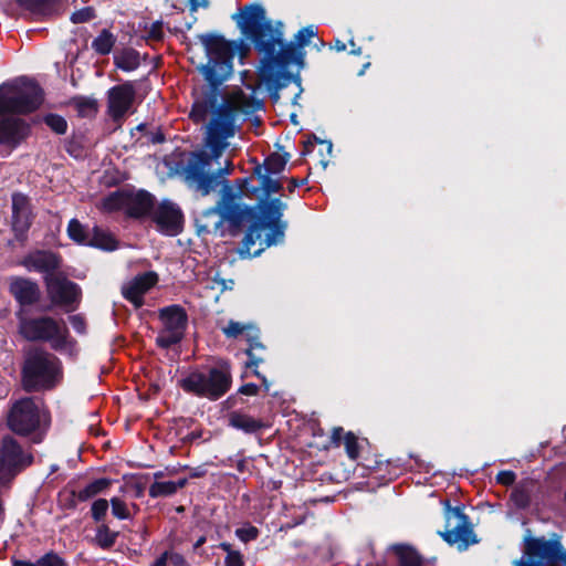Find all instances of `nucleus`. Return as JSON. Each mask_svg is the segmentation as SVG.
Masks as SVG:
<instances>
[{
	"label": "nucleus",
	"mask_w": 566,
	"mask_h": 566,
	"mask_svg": "<svg viewBox=\"0 0 566 566\" xmlns=\"http://www.w3.org/2000/svg\"><path fill=\"white\" fill-rule=\"evenodd\" d=\"M19 333L30 342H48L57 352L71 349L74 342L62 319L51 316L28 317L18 313Z\"/></svg>",
	"instance_id": "obj_4"
},
{
	"label": "nucleus",
	"mask_w": 566,
	"mask_h": 566,
	"mask_svg": "<svg viewBox=\"0 0 566 566\" xmlns=\"http://www.w3.org/2000/svg\"><path fill=\"white\" fill-rule=\"evenodd\" d=\"M49 298L54 305L64 307L67 312L74 311L82 296L80 286L61 276H45Z\"/></svg>",
	"instance_id": "obj_13"
},
{
	"label": "nucleus",
	"mask_w": 566,
	"mask_h": 566,
	"mask_svg": "<svg viewBox=\"0 0 566 566\" xmlns=\"http://www.w3.org/2000/svg\"><path fill=\"white\" fill-rule=\"evenodd\" d=\"M67 234L73 241L88 245L91 231H87L77 219H72L69 222Z\"/></svg>",
	"instance_id": "obj_36"
},
{
	"label": "nucleus",
	"mask_w": 566,
	"mask_h": 566,
	"mask_svg": "<svg viewBox=\"0 0 566 566\" xmlns=\"http://www.w3.org/2000/svg\"><path fill=\"white\" fill-rule=\"evenodd\" d=\"M154 142H163V137L161 136L157 137V138L154 139Z\"/></svg>",
	"instance_id": "obj_58"
},
{
	"label": "nucleus",
	"mask_w": 566,
	"mask_h": 566,
	"mask_svg": "<svg viewBox=\"0 0 566 566\" xmlns=\"http://www.w3.org/2000/svg\"><path fill=\"white\" fill-rule=\"evenodd\" d=\"M123 296L132 302L136 308L142 306V274H137L122 289Z\"/></svg>",
	"instance_id": "obj_29"
},
{
	"label": "nucleus",
	"mask_w": 566,
	"mask_h": 566,
	"mask_svg": "<svg viewBox=\"0 0 566 566\" xmlns=\"http://www.w3.org/2000/svg\"><path fill=\"white\" fill-rule=\"evenodd\" d=\"M70 324L72 328L78 334H85L86 332V322L84 317L80 314L72 315L69 317Z\"/></svg>",
	"instance_id": "obj_49"
},
{
	"label": "nucleus",
	"mask_w": 566,
	"mask_h": 566,
	"mask_svg": "<svg viewBox=\"0 0 566 566\" xmlns=\"http://www.w3.org/2000/svg\"><path fill=\"white\" fill-rule=\"evenodd\" d=\"M260 209L264 219L271 221L272 223H276L280 220L283 210L285 209V205L280 199H274L263 202L260 206Z\"/></svg>",
	"instance_id": "obj_32"
},
{
	"label": "nucleus",
	"mask_w": 566,
	"mask_h": 566,
	"mask_svg": "<svg viewBox=\"0 0 566 566\" xmlns=\"http://www.w3.org/2000/svg\"><path fill=\"white\" fill-rule=\"evenodd\" d=\"M205 378L207 379L206 384L214 388L213 394L208 395L209 399L220 398L229 390L231 385L230 368L227 364L211 368L208 373H205Z\"/></svg>",
	"instance_id": "obj_22"
},
{
	"label": "nucleus",
	"mask_w": 566,
	"mask_h": 566,
	"mask_svg": "<svg viewBox=\"0 0 566 566\" xmlns=\"http://www.w3.org/2000/svg\"><path fill=\"white\" fill-rule=\"evenodd\" d=\"M44 123L56 134H64L67 129L66 120L56 114H49L44 117Z\"/></svg>",
	"instance_id": "obj_42"
},
{
	"label": "nucleus",
	"mask_w": 566,
	"mask_h": 566,
	"mask_svg": "<svg viewBox=\"0 0 566 566\" xmlns=\"http://www.w3.org/2000/svg\"><path fill=\"white\" fill-rule=\"evenodd\" d=\"M28 17L41 20L59 14L62 11L61 0H15Z\"/></svg>",
	"instance_id": "obj_19"
},
{
	"label": "nucleus",
	"mask_w": 566,
	"mask_h": 566,
	"mask_svg": "<svg viewBox=\"0 0 566 566\" xmlns=\"http://www.w3.org/2000/svg\"><path fill=\"white\" fill-rule=\"evenodd\" d=\"M23 264L29 270L45 273L46 276H52L51 273L57 270L61 265V258L51 251H35L24 259Z\"/></svg>",
	"instance_id": "obj_21"
},
{
	"label": "nucleus",
	"mask_w": 566,
	"mask_h": 566,
	"mask_svg": "<svg viewBox=\"0 0 566 566\" xmlns=\"http://www.w3.org/2000/svg\"><path fill=\"white\" fill-rule=\"evenodd\" d=\"M229 424L248 433L255 432L262 427V422L260 420L238 411L229 415Z\"/></svg>",
	"instance_id": "obj_26"
},
{
	"label": "nucleus",
	"mask_w": 566,
	"mask_h": 566,
	"mask_svg": "<svg viewBox=\"0 0 566 566\" xmlns=\"http://www.w3.org/2000/svg\"><path fill=\"white\" fill-rule=\"evenodd\" d=\"M117 67L124 71H132L139 65V53L132 49H125L115 57Z\"/></svg>",
	"instance_id": "obj_33"
},
{
	"label": "nucleus",
	"mask_w": 566,
	"mask_h": 566,
	"mask_svg": "<svg viewBox=\"0 0 566 566\" xmlns=\"http://www.w3.org/2000/svg\"><path fill=\"white\" fill-rule=\"evenodd\" d=\"M198 38L208 57V62L200 71L210 85L195 91L190 118L195 123H202L211 115V119L206 129L205 149L190 155L184 168V176L190 188L201 196H208L218 187L219 179L232 171L231 161H227V166L217 171H212L211 168L213 161H218L229 147L228 139L235 135L238 116L254 113L261 107V103L252 95L238 90L219 105L217 87L232 73V48L222 36L216 34H201Z\"/></svg>",
	"instance_id": "obj_1"
},
{
	"label": "nucleus",
	"mask_w": 566,
	"mask_h": 566,
	"mask_svg": "<svg viewBox=\"0 0 566 566\" xmlns=\"http://www.w3.org/2000/svg\"><path fill=\"white\" fill-rule=\"evenodd\" d=\"M160 329L156 338L157 345L169 348L180 343L188 327V314L181 305H169L158 311Z\"/></svg>",
	"instance_id": "obj_10"
},
{
	"label": "nucleus",
	"mask_w": 566,
	"mask_h": 566,
	"mask_svg": "<svg viewBox=\"0 0 566 566\" xmlns=\"http://www.w3.org/2000/svg\"><path fill=\"white\" fill-rule=\"evenodd\" d=\"M232 18L243 35L251 40L260 51L273 54L277 48H284L283 24L279 22L276 27L272 25L271 21L266 19L262 6L256 3L244 6Z\"/></svg>",
	"instance_id": "obj_2"
},
{
	"label": "nucleus",
	"mask_w": 566,
	"mask_h": 566,
	"mask_svg": "<svg viewBox=\"0 0 566 566\" xmlns=\"http://www.w3.org/2000/svg\"><path fill=\"white\" fill-rule=\"evenodd\" d=\"M88 245L96 247L107 251H113L117 248V241L108 231L99 227H94L91 230Z\"/></svg>",
	"instance_id": "obj_27"
},
{
	"label": "nucleus",
	"mask_w": 566,
	"mask_h": 566,
	"mask_svg": "<svg viewBox=\"0 0 566 566\" xmlns=\"http://www.w3.org/2000/svg\"><path fill=\"white\" fill-rule=\"evenodd\" d=\"M206 381L205 371L193 370L187 375L180 384L185 391L208 398V395L213 394L214 388L209 387Z\"/></svg>",
	"instance_id": "obj_24"
},
{
	"label": "nucleus",
	"mask_w": 566,
	"mask_h": 566,
	"mask_svg": "<svg viewBox=\"0 0 566 566\" xmlns=\"http://www.w3.org/2000/svg\"><path fill=\"white\" fill-rule=\"evenodd\" d=\"M164 36L163 23L157 21L154 22L147 32V38L153 41H159Z\"/></svg>",
	"instance_id": "obj_50"
},
{
	"label": "nucleus",
	"mask_w": 566,
	"mask_h": 566,
	"mask_svg": "<svg viewBox=\"0 0 566 566\" xmlns=\"http://www.w3.org/2000/svg\"><path fill=\"white\" fill-rule=\"evenodd\" d=\"M13 566H66V563L56 553L50 552L39 558L35 563L14 560Z\"/></svg>",
	"instance_id": "obj_34"
},
{
	"label": "nucleus",
	"mask_w": 566,
	"mask_h": 566,
	"mask_svg": "<svg viewBox=\"0 0 566 566\" xmlns=\"http://www.w3.org/2000/svg\"><path fill=\"white\" fill-rule=\"evenodd\" d=\"M93 18H94L93 10L91 8H84V9L75 11L71 15V21L73 23H84V22L90 21Z\"/></svg>",
	"instance_id": "obj_46"
},
{
	"label": "nucleus",
	"mask_w": 566,
	"mask_h": 566,
	"mask_svg": "<svg viewBox=\"0 0 566 566\" xmlns=\"http://www.w3.org/2000/svg\"><path fill=\"white\" fill-rule=\"evenodd\" d=\"M513 566H566V551L558 541L530 539L523 556Z\"/></svg>",
	"instance_id": "obj_7"
},
{
	"label": "nucleus",
	"mask_w": 566,
	"mask_h": 566,
	"mask_svg": "<svg viewBox=\"0 0 566 566\" xmlns=\"http://www.w3.org/2000/svg\"><path fill=\"white\" fill-rule=\"evenodd\" d=\"M286 163L287 158L284 155L273 153L265 159L264 165L261 167L265 174L279 175L284 170Z\"/></svg>",
	"instance_id": "obj_37"
},
{
	"label": "nucleus",
	"mask_w": 566,
	"mask_h": 566,
	"mask_svg": "<svg viewBox=\"0 0 566 566\" xmlns=\"http://www.w3.org/2000/svg\"><path fill=\"white\" fill-rule=\"evenodd\" d=\"M136 129H137V130H142V124L137 125V126H136Z\"/></svg>",
	"instance_id": "obj_59"
},
{
	"label": "nucleus",
	"mask_w": 566,
	"mask_h": 566,
	"mask_svg": "<svg viewBox=\"0 0 566 566\" xmlns=\"http://www.w3.org/2000/svg\"><path fill=\"white\" fill-rule=\"evenodd\" d=\"M105 212L124 211L133 218L142 217V190L119 189L104 197L97 205Z\"/></svg>",
	"instance_id": "obj_14"
},
{
	"label": "nucleus",
	"mask_w": 566,
	"mask_h": 566,
	"mask_svg": "<svg viewBox=\"0 0 566 566\" xmlns=\"http://www.w3.org/2000/svg\"><path fill=\"white\" fill-rule=\"evenodd\" d=\"M116 532H112L107 525L102 524L97 527L95 543L102 548H109L115 544Z\"/></svg>",
	"instance_id": "obj_39"
},
{
	"label": "nucleus",
	"mask_w": 566,
	"mask_h": 566,
	"mask_svg": "<svg viewBox=\"0 0 566 566\" xmlns=\"http://www.w3.org/2000/svg\"><path fill=\"white\" fill-rule=\"evenodd\" d=\"M516 479V475L512 471H501L496 475V481L502 485H512Z\"/></svg>",
	"instance_id": "obj_51"
},
{
	"label": "nucleus",
	"mask_w": 566,
	"mask_h": 566,
	"mask_svg": "<svg viewBox=\"0 0 566 566\" xmlns=\"http://www.w3.org/2000/svg\"><path fill=\"white\" fill-rule=\"evenodd\" d=\"M332 439L335 443H339L343 437V429L342 428H335L332 433Z\"/></svg>",
	"instance_id": "obj_55"
},
{
	"label": "nucleus",
	"mask_w": 566,
	"mask_h": 566,
	"mask_svg": "<svg viewBox=\"0 0 566 566\" xmlns=\"http://www.w3.org/2000/svg\"><path fill=\"white\" fill-rule=\"evenodd\" d=\"M151 566H166V554L157 558Z\"/></svg>",
	"instance_id": "obj_56"
},
{
	"label": "nucleus",
	"mask_w": 566,
	"mask_h": 566,
	"mask_svg": "<svg viewBox=\"0 0 566 566\" xmlns=\"http://www.w3.org/2000/svg\"><path fill=\"white\" fill-rule=\"evenodd\" d=\"M206 543V537L205 536H201L197 539L196 544H195V548H198L200 547L201 545H203Z\"/></svg>",
	"instance_id": "obj_57"
},
{
	"label": "nucleus",
	"mask_w": 566,
	"mask_h": 566,
	"mask_svg": "<svg viewBox=\"0 0 566 566\" xmlns=\"http://www.w3.org/2000/svg\"><path fill=\"white\" fill-rule=\"evenodd\" d=\"M135 90L130 83L114 86L108 92V114L118 122L133 113Z\"/></svg>",
	"instance_id": "obj_16"
},
{
	"label": "nucleus",
	"mask_w": 566,
	"mask_h": 566,
	"mask_svg": "<svg viewBox=\"0 0 566 566\" xmlns=\"http://www.w3.org/2000/svg\"><path fill=\"white\" fill-rule=\"evenodd\" d=\"M344 446L350 459L355 460L358 458L359 450L357 439L352 432H348L344 436Z\"/></svg>",
	"instance_id": "obj_44"
},
{
	"label": "nucleus",
	"mask_w": 566,
	"mask_h": 566,
	"mask_svg": "<svg viewBox=\"0 0 566 566\" xmlns=\"http://www.w3.org/2000/svg\"><path fill=\"white\" fill-rule=\"evenodd\" d=\"M108 511V502L104 499H98L93 502L91 512L92 516L96 522H99L104 518Z\"/></svg>",
	"instance_id": "obj_43"
},
{
	"label": "nucleus",
	"mask_w": 566,
	"mask_h": 566,
	"mask_svg": "<svg viewBox=\"0 0 566 566\" xmlns=\"http://www.w3.org/2000/svg\"><path fill=\"white\" fill-rule=\"evenodd\" d=\"M112 513L118 518H126L128 516V510L126 504L117 497L112 499Z\"/></svg>",
	"instance_id": "obj_47"
},
{
	"label": "nucleus",
	"mask_w": 566,
	"mask_h": 566,
	"mask_svg": "<svg viewBox=\"0 0 566 566\" xmlns=\"http://www.w3.org/2000/svg\"><path fill=\"white\" fill-rule=\"evenodd\" d=\"M240 193L228 184L221 189V199L217 206L209 209L205 214H218L220 220L214 223L213 231L217 232L223 222H228L234 230L239 229L244 222L250 221L254 217V210L237 202Z\"/></svg>",
	"instance_id": "obj_9"
},
{
	"label": "nucleus",
	"mask_w": 566,
	"mask_h": 566,
	"mask_svg": "<svg viewBox=\"0 0 566 566\" xmlns=\"http://www.w3.org/2000/svg\"><path fill=\"white\" fill-rule=\"evenodd\" d=\"M111 484V481L107 479H98L87 484L84 489L80 490L77 493H73L74 496L77 497L78 501L85 502L96 494L103 492Z\"/></svg>",
	"instance_id": "obj_31"
},
{
	"label": "nucleus",
	"mask_w": 566,
	"mask_h": 566,
	"mask_svg": "<svg viewBox=\"0 0 566 566\" xmlns=\"http://www.w3.org/2000/svg\"><path fill=\"white\" fill-rule=\"evenodd\" d=\"M30 130L24 119L7 113L0 114V145L13 149L28 138Z\"/></svg>",
	"instance_id": "obj_15"
},
{
	"label": "nucleus",
	"mask_w": 566,
	"mask_h": 566,
	"mask_svg": "<svg viewBox=\"0 0 566 566\" xmlns=\"http://www.w3.org/2000/svg\"><path fill=\"white\" fill-rule=\"evenodd\" d=\"M73 103L82 117H91L97 112V102L94 98L75 97Z\"/></svg>",
	"instance_id": "obj_40"
},
{
	"label": "nucleus",
	"mask_w": 566,
	"mask_h": 566,
	"mask_svg": "<svg viewBox=\"0 0 566 566\" xmlns=\"http://www.w3.org/2000/svg\"><path fill=\"white\" fill-rule=\"evenodd\" d=\"M399 566H434L433 562L423 559L417 551L410 546L398 545L395 547Z\"/></svg>",
	"instance_id": "obj_25"
},
{
	"label": "nucleus",
	"mask_w": 566,
	"mask_h": 566,
	"mask_svg": "<svg viewBox=\"0 0 566 566\" xmlns=\"http://www.w3.org/2000/svg\"><path fill=\"white\" fill-rule=\"evenodd\" d=\"M9 291L21 305H33L41 297L39 285L25 277H13L10 282Z\"/></svg>",
	"instance_id": "obj_20"
},
{
	"label": "nucleus",
	"mask_w": 566,
	"mask_h": 566,
	"mask_svg": "<svg viewBox=\"0 0 566 566\" xmlns=\"http://www.w3.org/2000/svg\"><path fill=\"white\" fill-rule=\"evenodd\" d=\"M532 485L528 483L517 485L511 493L510 502L518 510L530 506L532 501Z\"/></svg>",
	"instance_id": "obj_28"
},
{
	"label": "nucleus",
	"mask_w": 566,
	"mask_h": 566,
	"mask_svg": "<svg viewBox=\"0 0 566 566\" xmlns=\"http://www.w3.org/2000/svg\"><path fill=\"white\" fill-rule=\"evenodd\" d=\"M446 531L440 533L446 542L458 545L460 549H465L475 543L467 516L459 509H452L449 502H446Z\"/></svg>",
	"instance_id": "obj_12"
},
{
	"label": "nucleus",
	"mask_w": 566,
	"mask_h": 566,
	"mask_svg": "<svg viewBox=\"0 0 566 566\" xmlns=\"http://www.w3.org/2000/svg\"><path fill=\"white\" fill-rule=\"evenodd\" d=\"M222 332L228 337H238L245 336L248 343L250 344L249 349H247V355L249 356V361H247V368H256L258 365L263 360L262 357H259L254 354L256 348L263 349L262 344L259 342V329L251 324H242L239 322L230 321L227 326L222 327Z\"/></svg>",
	"instance_id": "obj_17"
},
{
	"label": "nucleus",
	"mask_w": 566,
	"mask_h": 566,
	"mask_svg": "<svg viewBox=\"0 0 566 566\" xmlns=\"http://www.w3.org/2000/svg\"><path fill=\"white\" fill-rule=\"evenodd\" d=\"M253 373L255 376L261 377L260 374L258 373V370H254Z\"/></svg>",
	"instance_id": "obj_60"
},
{
	"label": "nucleus",
	"mask_w": 566,
	"mask_h": 566,
	"mask_svg": "<svg viewBox=\"0 0 566 566\" xmlns=\"http://www.w3.org/2000/svg\"><path fill=\"white\" fill-rule=\"evenodd\" d=\"M263 227L260 224H253L249 228L245 233L242 245L240 249V253L248 256H256L259 255L265 248L272 244V241L269 239H263L262 237Z\"/></svg>",
	"instance_id": "obj_23"
},
{
	"label": "nucleus",
	"mask_w": 566,
	"mask_h": 566,
	"mask_svg": "<svg viewBox=\"0 0 566 566\" xmlns=\"http://www.w3.org/2000/svg\"><path fill=\"white\" fill-rule=\"evenodd\" d=\"M187 480L181 479L178 482L174 481H159L155 482L149 488V494L153 497L161 496V495H171L174 494L178 489H181L186 485Z\"/></svg>",
	"instance_id": "obj_30"
},
{
	"label": "nucleus",
	"mask_w": 566,
	"mask_h": 566,
	"mask_svg": "<svg viewBox=\"0 0 566 566\" xmlns=\"http://www.w3.org/2000/svg\"><path fill=\"white\" fill-rule=\"evenodd\" d=\"M60 360L43 349L31 350L22 367V384L27 391L49 389L55 385Z\"/></svg>",
	"instance_id": "obj_6"
},
{
	"label": "nucleus",
	"mask_w": 566,
	"mask_h": 566,
	"mask_svg": "<svg viewBox=\"0 0 566 566\" xmlns=\"http://www.w3.org/2000/svg\"><path fill=\"white\" fill-rule=\"evenodd\" d=\"M261 378H262L263 384L266 385V378L265 377H261Z\"/></svg>",
	"instance_id": "obj_61"
},
{
	"label": "nucleus",
	"mask_w": 566,
	"mask_h": 566,
	"mask_svg": "<svg viewBox=\"0 0 566 566\" xmlns=\"http://www.w3.org/2000/svg\"><path fill=\"white\" fill-rule=\"evenodd\" d=\"M258 386L254 384H245L240 388V392L247 396H254L258 394Z\"/></svg>",
	"instance_id": "obj_53"
},
{
	"label": "nucleus",
	"mask_w": 566,
	"mask_h": 566,
	"mask_svg": "<svg viewBox=\"0 0 566 566\" xmlns=\"http://www.w3.org/2000/svg\"><path fill=\"white\" fill-rule=\"evenodd\" d=\"M115 43L114 35L106 29L102 30L97 38H95L92 42V48L98 54L105 55L108 54Z\"/></svg>",
	"instance_id": "obj_35"
},
{
	"label": "nucleus",
	"mask_w": 566,
	"mask_h": 566,
	"mask_svg": "<svg viewBox=\"0 0 566 566\" xmlns=\"http://www.w3.org/2000/svg\"><path fill=\"white\" fill-rule=\"evenodd\" d=\"M316 34L314 27L310 25L301 29L295 35V41L298 46L308 44L310 40Z\"/></svg>",
	"instance_id": "obj_45"
},
{
	"label": "nucleus",
	"mask_w": 566,
	"mask_h": 566,
	"mask_svg": "<svg viewBox=\"0 0 566 566\" xmlns=\"http://www.w3.org/2000/svg\"><path fill=\"white\" fill-rule=\"evenodd\" d=\"M31 226V209L27 196L12 195V230L18 240H22Z\"/></svg>",
	"instance_id": "obj_18"
},
{
	"label": "nucleus",
	"mask_w": 566,
	"mask_h": 566,
	"mask_svg": "<svg viewBox=\"0 0 566 566\" xmlns=\"http://www.w3.org/2000/svg\"><path fill=\"white\" fill-rule=\"evenodd\" d=\"M235 534L242 542H249L255 539L258 537L259 532L254 526H249L238 528L235 531Z\"/></svg>",
	"instance_id": "obj_48"
},
{
	"label": "nucleus",
	"mask_w": 566,
	"mask_h": 566,
	"mask_svg": "<svg viewBox=\"0 0 566 566\" xmlns=\"http://www.w3.org/2000/svg\"><path fill=\"white\" fill-rule=\"evenodd\" d=\"M219 547L227 553V557L224 559L226 566H244L241 553L233 551L231 544L221 543Z\"/></svg>",
	"instance_id": "obj_41"
},
{
	"label": "nucleus",
	"mask_w": 566,
	"mask_h": 566,
	"mask_svg": "<svg viewBox=\"0 0 566 566\" xmlns=\"http://www.w3.org/2000/svg\"><path fill=\"white\" fill-rule=\"evenodd\" d=\"M254 174L259 177L261 188L266 193H273L281 190L282 185L280 184V181L277 179L272 178L270 174L263 172V168L261 166H256L254 168Z\"/></svg>",
	"instance_id": "obj_38"
},
{
	"label": "nucleus",
	"mask_w": 566,
	"mask_h": 566,
	"mask_svg": "<svg viewBox=\"0 0 566 566\" xmlns=\"http://www.w3.org/2000/svg\"><path fill=\"white\" fill-rule=\"evenodd\" d=\"M33 454L23 449L12 436L6 434L0 443V483L9 484L20 472L33 463Z\"/></svg>",
	"instance_id": "obj_8"
},
{
	"label": "nucleus",
	"mask_w": 566,
	"mask_h": 566,
	"mask_svg": "<svg viewBox=\"0 0 566 566\" xmlns=\"http://www.w3.org/2000/svg\"><path fill=\"white\" fill-rule=\"evenodd\" d=\"M189 3H190V9L192 11H197L200 7L207 8L209 6L208 0H189Z\"/></svg>",
	"instance_id": "obj_54"
},
{
	"label": "nucleus",
	"mask_w": 566,
	"mask_h": 566,
	"mask_svg": "<svg viewBox=\"0 0 566 566\" xmlns=\"http://www.w3.org/2000/svg\"><path fill=\"white\" fill-rule=\"evenodd\" d=\"M149 217L158 231L167 235H177L182 230V213L171 202L155 205V198L144 190V218Z\"/></svg>",
	"instance_id": "obj_11"
},
{
	"label": "nucleus",
	"mask_w": 566,
	"mask_h": 566,
	"mask_svg": "<svg viewBox=\"0 0 566 566\" xmlns=\"http://www.w3.org/2000/svg\"><path fill=\"white\" fill-rule=\"evenodd\" d=\"M49 422L43 401L35 397H23L15 400L7 416L8 428L18 436H32L33 443L42 441Z\"/></svg>",
	"instance_id": "obj_3"
},
{
	"label": "nucleus",
	"mask_w": 566,
	"mask_h": 566,
	"mask_svg": "<svg viewBox=\"0 0 566 566\" xmlns=\"http://www.w3.org/2000/svg\"><path fill=\"white\" fill-rule=\"evenodd\" d=\"M43 103V91L32 80L20 78L0 86V114L25 115Z\"/></svg>",
	"instance_id": "obj_5"
},
{
	"label": "nucleus",
	"mask_w": 566,
	"mask_h": 566,
	"mask_svg": "<svg viewBox=\"0 0 566 566\" xmlns=\"http://www.w3.org/2000/svg\"><path fill=\"white\" fill-rule=\"evenodd\" d=\"M158 282L157 273L153 271L144 272V293L155 286Z\"/></svg>",
	"instance_id": "obj_52"
}]
</instances>
